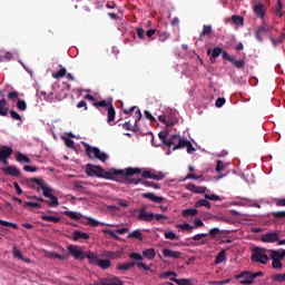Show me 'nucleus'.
Here are the masks:
<instances>
[{
    "mask_svg": "<svg viewBox=\"0 0 285 285\" xmlns=\"http://www.w3.org/2000/svg\"><path fill=\"white\" fill-rule=\"evenodd\" d=\"M224 262H226V250L225 249L220 250L217 254V256L215 258V264H222Z\"/></svg>",
    "mask_w": 285,
    "mask_h": 285,
    "instance_id": "nucleus-36",
    "label": "nucleus"
},
{
    "mask_svg": "<svg viewBox=\"0 0 285 285\" xmlns=\"http://www.w3.org/2000/svg\"><path fill=\"white\" fill-rule=\"evenodd\" d=\"M130 268H135V262H127L117 266V271H130Z\"/></svg>",
    "mask_w": 285,
    "mask_h": 285,
    "instance_id": "nucleus-35",
    "label": "nucleus"
},
{
    "mask_svg": "<svg viewBox=\"0 0 285 285\" xmlns=\"http://www.w3.org/2000/svg\"><path fill=\"white\" fill-rule=\"evenodd\" d=\"M83 147L89 159H98V161L106 164L108 159V155H106V153L100 151L98 147L90 146L88 142H83Z\"/></svg>",
    "mask_w": 285,
    "mask_h": 285,
    "instance_id": "nucleus-2",
    "label": "nucleus"
},
{
    "mask_svg": "<svg viewBox=\"0 0 285 285\" xmlns=\"http://www.w3.org/2000/svg\"><path fill=\"white\" fill-rule=\"evenodd\" d=\"M87 226L97 227L99 226V222L92 217H87Z\"/></svg>",
    "mask_w": 285,
    "mask_h": 285,
    "instance_id": "nucleus-57",
    "label": "nucleus"
},
{
    "mask_svg": "<svg viewBox=\"0 0 285 285\" xmlns=\"http://www.w3.org/2000/svg\"><path fill=\"white\" fill-rule=\"evenodd\" d=\"M177 228H180L181 230H188L190 233L195 227L188 223H185V224H178Z\"/></svg>",
    "mask_w": 285,
    "mask_h": 285,
    "instance_id": "nucleus-48",
    "label": "nucleus"
},
{
    "mask_svg": "<svg viewBox=\"0 0 285 285\" xmlns=\"http://www.w3.org/2000/svg\"><path fill=\"white\" fill-rule=\"evenodd\" d=\"M282 8H284L282 0H276L275 13L279 19L284 17V12L282 11Z\"/></svg>",
    "mask_w": 285,
    "mask_h": 285,
    "instance_id": "nucleus-34",
    "label": "nucleus"
},
{
    "mask_svg": "<svg viewBox=\"0 0 285 285\" xmlns=\"http://www.w3.org/2000/svg\"><path fill=\"white\" fill-rule=\"evenodd\" d=\"M18 110H26L28 108V105L26 104V100H18L17 102Z\"/></svg>",
    "mask_w": 285,
    "mask_h": 285,
    "instance_id": "nucleus-59",
    "label": "nucleus"
},
{
    "mask_svg": "<svg viewBox=\"0 0 285 285\" xmlns=\"http://www.w3.org/2000/svg\"><path fill=\"white\" fill-rule=\"evenodd\" d=\"M49 202H48V204H49V206L51 207V208H55V207H57V206H59V198H57V196H55V195H51L50 197H49Z\"/></svg>",
    "mask_w": 285,
    "mask_h": 285,
    "instance_id": "nucleus-46",
    "label": "nucleus"
},
{
    "mask_svg": "<svg viewBox=\"0 0 285 285\" xmlns=\"http://www.w3.org/2000/svg\"><path fill=\"white\" fill-rule=\"evenodd\" d=\"M160 279H168V277H177V273L175 272H164L160 274Z\"/></svg>",
    "mask_w": 285,
    "mask_h": 285,
    "instance_id": "nucleus-52",
    "label": "nucleus"
},
{
    "mask_svg": "<svg viewBox=\"0 0 285 285\" xmlns=\"http://www.w3.org/2000/svg\"><path fill=\"white\" fill-rule=\"evenodd\" d=\"M12 147L2 146L0 148V159H8L9 157L12 156Z\"/></svg>",
    "mask_w": 285,
    "mask_h": 285,
    "instance_id": "nucleus-19",
    "label": "nucleus"
},
{
    "mask_svg": "<svg viewBox=\"0 0 285 285\" xmlns=\"http://www.w3.org/2000/svg\"><path fill=\"white\" fill-rule=\"evenodd\" d=\"M102 233L105 235H109L110 237H112V239L119 240L118 235H124V234L128 233V228L122 227V228L116 229L115 232H112V229H102Z\"/></svg>",
    "mask_w": 285,
    "mask_h": 285,
    "instance_id": "nucleus-12",
    "label": "nucleus"
},
{
    "mask_svg": "<svg viewBox=\"0 0 285 285\" xmlns=\"http://www.w3.org/2000/svg\"><path fill=\"white\" fill-rule=\"evenodd\" d=\"M79 239H90V235H88L87 233H83V232L75 230L72 240L79 242Z\"/></svg>",
    "mask_w": 285,
    "mask_h": 285,
    "instance_id": "nucleus-22",
    "label": "nucleus"
},
{
    "mask_svg": "<svg viewBox=\"0 0 285 285\" xmlns=\"http://www.w3.org/2000/svg\"><path fill=\"white\" fill-rule=\"evenodd\" d=\"M187 190H190V193H196L197 195H204V193H206V187L196 186L195 184H188Z\"/></svg>",
    "mask_w": 285,
    "mask_h": 285,
    "instance_id": "nucleus-17",
    "label": "nucleus"
},
{
    "mask_svg": "<svg viewBox=\"0 0 285 285\" xmlns=\"http://www.w3.org/2000/svg\"><path fill=\"white\" fill-rule=\"evenodd\" d=\"M32 184H37L40 188L46 184L42 179L39 178H31Z\"/></svg>",
    "mask_w": 285,
    "mask_h": 285,
    "instance_id": "nucleus-64",
    "label": "nucleus"
},
{
    "mask_svg": "<svg viewBox=\"0 0 285 285\" xmlns=\"http://www.w3.org/2000/svg\"><path fill=\"white\" fill-rule=\"evenodd\" d=\"M197 209L196 208H189V209H184L181 212L183 217H195L197 215Z\"/></svg>",
    "mask_w": 285,
    "mask_h": 285,
    "instance_id": "nucleus-37",
    "label": "nucleus"
},
{
    "mask_svg": "<svg viewBox=\"0 0 285 285\" xmlns=\"http://www.w3.org/2000/svg\"><path fill=\"white\" fill-rule=\"evenodd\" d=\"M140 173L138 175H141L142 179H155L156 181H161L166 175L164 173L159 171L158 174L153 173L151 170H142L141 168H138Z\"/></svg>",
    "mask_w": 285,
    "mask_h": 285,
    "instance_id": "nucleus-7",
    "label": "nucleus"
},
{
    "mask_svg": "<svg viewBox=\"0 0 285 285\" xmlns=\"http://www.w3.org/2000/svg\"><path fill=\"white\" fill-rule=\"evenodd\" d=\"M40 219H42V222H51L52 224H59L61 222L59 216H48L46 214L41 215Z\"/></svg>",
    "mask_w": 285,
    "mask_h": 285,
    "instance_id": "nucleus-25",
    "label": "nucleus"
},
{
    "mask_svg": "<svg viewBox=\"0 0 285 285\" xmlns=\"http://www.w3.org/2000/svg\"><path fill=\"white\" fill-rule=\"evenodd\" d=\"M0 117H8V100L6 98L0 100Z\"/></svg>",
    "mask_w": 285,
    "mask_h": 285,
    "instance_id": "nucleus-23",
    "label": "nucleus"
},
{
    "mask_svg": "<svg viewBox=\"0 0 285 285\" xmlns=\"http://www.w3.org/2000/svg\"><path fill=\"white\" fill-rule=\"evenodd\" d=\"M41 190H42L43 197H47V199L50 198V197H52V188H49L48 185L45 184V185L41 187Z\"/></svg>",
    "mask_w": 285,
    "mask_h": 285,
    "instance_id": "nucleus-40",
    "label": "nucleus"
},
{
    "mask_svg": "<svg viewBox=\"0 0 285 285\" xmlns=\"http://www.w3.org/2000/svg\"><path fill=\"white\" fill-rule=\"evenodd\" d=\"M268 30H271V28L268 27V23H266V21H263V26L258 27L254 32L255 39L262 42L263 41L262 35H264V32H268Z\"/></svg>",
    "mask_w": 285,
    "mask_h": 285,
    "instance_id": "nucleus-14",
    "label": "nucleus"
},
{
    "mask_svg": "<svg viewBox=\"0 0 285 285\" xmlns=\"http://www.w3.org/2000/svg\"><path fill=\"white\" fill-rule=\"evenodd\" d=\"M202 207L212 208L210 202H208V199H206V198L197 200L195 203V208H202Z\"/></svg>",
    "mask_w": 285,
    "mask_h": 285,
    "instance_id": "nucleus-33",
    "label": "nucleus"
},
{
    "mask_svg": "<svg viewBox=\"0 0 285 285\" xmlns=\"http://www.w3.org/2000/svg\"><path fill=\"white\" fill-rule=\"evenodd\" d=\"M165 238L175 240V239H177V234L174 232H165Z\"/></svg>",
    "mask_w": 285,
    "mask_h": 285,
    "instance_id": "nucleus-62",
    "label": "nucleus"
},
{
    "mask_svg": "<svg viewBox=\"0 0 285 285\" xmlns=\"http://www.w3.org/2000/svg\"><path fill=\"white\" fill-rule=\"evenodd\" d=\"M205 199L209 200V202H219V196L215 195V194H205Z\"/></svg>",
    "mask_w": 285,
    "mask_h": 285,
    "instance_id": "nucleus-58",
    "label": "nucleus"
},
{
    "mask_svg": "<svg viewBox=\"0 0 285 285\" xmlns=\"http://www.w3.org/2000/svg\"><path fill=\"white\" fill-rule=\"evenodd\" d=\"M83 180H76L73 181V190H77L78 193H82V190L85 189L83 187Z\"/></svg>",
    "mask_w": 285,
    "mask_h": 285,
    "instance_id": "nucleus-44",
    "label": "nucleus"
},
{
    "mask_svg": "<svg viewBox=\"0 0 285 285\" xmlns=\"http://www.w3.org/2000/svg\"><path fill=\"white\" fill-rule=\"evenodd\" d=\"M266 6H264V3L261 1L253 6V13L255 17H257V19H262V21H264V17H266Z\"/></svg>",
    "mask_w": 285,
    "mask_h": 285,
    "instance_id": "nucleus-9",
    "label": "nucleus"
},
{
    "mask_svg": "<svg viewBox=\"0 0 285 285\" xmlns=\"http://www.w3.org/2000/svg\"><path fill=\"white\" fill-rule=\"evenodd\" d=\"M129 259H134L135 262V266H137L138 268H142L144 271H150V266L146 265L144 262V256H141V254L138 253H130L129 254Z\"/></svg>",
    "mask_w": 285,
    "mask_h": 285,
    "instance_id": "nucleus-8",
    "label": "nucleus"
},
{
    "mask_svg": "<svg viewBox=\"0 0 285 285\" xmlns=\"http://www.w3.org/2000/svg\"><path fill=\"white\" fill-rule=\"evenodd\" d=\"M68 252L70 253V255H72V257H75V259H80V261L86 259V252L81 250V247L69 245Z\"/></svg>",
    "mask_w": 285,
    "mask_h": 285,
    "instance_id": "nucleus-10",
    "label": "nucleus"
},
{
    "mask_svg": "<svg viewBox=\"0 0 285 285\" xmlns=\"http://www.w3.org/2000/svg\"><path fill=\"white\" fill-rule=\"evenodd\" d=\"M128 239H138V242H144V235L140 229H135L127 236Z\"/></svg>",
    "mask_w": 285,
    "mask_h": 285,
    "instance_id": "nucleus-24",
    "label": "nucleus"
},
{
    "mask_svg": "<svg viewBox=\"0 0 285 285\" xmlns=\"http://www.w3.org/2000/svg\"><path fill=\"white\" fill-rule=\"evenodd\" d=\"M183 148H187V153L188 155H191V153H195V147H193V142H190V140L186 139Z\"/></svg>",
    "mask_w": 285,
    "mask_h": 285,
    "instance_id": "nucleus-42",
    "label": "nucleus"
},
{
    "mask_svg": "<svg viewBox=\"0 0 285 285\" xmlns=\"http://www.w3.org/2000/svg\"><path fill=\"white\" fill-rule=\"evenodd\" d=\"M186 142V138H180L179 135H174L167 142L169 148L173 150H179L184 148V144Z\"/></svg>",
    "mask_w": 285,
    "mask_h": 285,
    "instance_id": "nucleus-6",
    "label": "nucleus"
},
{
    "mask_svg": "<svg viewBox=\"0 0 285 285\" xmlns=\"http://www.w3.org/2000/svg\"><path fill=\"white\" fill-rule=\"evenodd\" d=\"M7 97L10 101H17V99H19V92L10 91Z\"/></svg>",
    "mask_w": 285,
    "mask_h": 285,
    "instance_id": "nucleus-55",
    "label": "nucleus"
},
{
    "mask_svg": "<svg viewBox=\"0 0 285 285\" xmlns=\"http://www.w3.org/2000/svg\"><path fill=\"white\" fill-rule=\"evenodd\" d=\"M213 32V27L210 24H204L203 31L200 32V39L210 35Z\"/></svg>",
    "mask_w": 285,
    "mask_h": 285,
    "instance_id": "nucleus-38",
    "label": "nucleus"
},
{
    "mask_svg": "<svg viewBox=\"0 0 285 285\" xmlns=\"http://www.w3.org/2000/svg\"><path fill=\"white\" fill-rule=\"evenodd\" d=\"M12 253L13 257H17V259H23V255L21 254V250H19V248L13 247Z\"/></svg>",
    "mask_w": 285,
    "mask_h": 285,
    "instance_id": "nucleus-61",
    "label": "nucleus"
},
{
    "mask_svg": "<svg viewBox=\"0 0 285 285\" xmlns=\"http://www.w3.org/2000/svg\"><path fill=\"white\" fill-rule=\"evenodd\" d=\"M23 208H41V204L33 202H24Z\"/></svg>",
    "mask_w": 285,
    "mask_h": 285,
    "instance_id": "nucleus-49",
    "label": "nucleus"
},
{
    "mask_svg": "<svg viewBox=\"0 0 285 285\" xmlns=\"http://www.w3.org/2000/svg\"><path fill=\"white\" fill-rule=\"evenodd\" d=\"M63 215H66V217H70V219H76V220L81 219V214L77 212H63Z\"/></svg>",
    "mask_w": 285,
    "mask_h": 285,
    "instance_id": "nucleus-39",
    "label": "nucleus"
},
{
    "mask_svg": "<svg viewBox=\"0 0 285 285\" xmlns=\"http://www.w3.org/2000/svg\"><path fill=\"white\" fill-rule=\"evenodd\" d=\"M141 173L139 167H128L125 169L111 168L108 171L97 165L87 164L86 174L88 177H101L102 179H115V177H135Z\"/></svg>",
    "mask_w": 285,
    "mask_h": 285,
    "instance_id": "nucleus-1",
    "label": "nucleus"
},
{
    "mask_svg": "<svg viewBox=\"0 0 285 285\" xmlns=\"http://www.w3.org/2000/svg\"><path fill=\"white\" fill-rule=\"evenodd\" d=\"M2 173H4V175H9L10 177H19V175H21V170H19V168L16 166L4 167L2 168Z\"/></svg>",
    "mask_w": 285,
    "mask_h": 285,
    "instance_id": "nucleus-15",
    "label": "nucleus"
},
{
    "mask_svg": "<svg viewBox=\"0 0 285 285\" xmlns=\"http://www.w3.org/2000/svg\"><path fill=\"white\" fill-rule=\"evenodd\" d=\"M232 21L233 23H235L236 26H244V17L242 16H233L232 17Z\"/></svg>",
    "mask_w": 285,
    "mask_h": 285,
    "instance_id": "nucleus-47",
    "label": "nucleus"
},
{
    "mask_svg": "<svg viewBox=\"0 0 285 285\" xmlns=\"http://www.w3.org/2000/svg\"><path fill=\"white\" fill-rule=\"evenodd\" d=\"M146 180H144V178H129L128 179V184H134L135 186H137L138 184H142L145 183Z\"/></svg>",
    "mask_w": 285,
    "mask_h": 285,
    "instance_id": "nucleus-56",
    "label": "nucleus"
},
{
    "mask_svg": "<svg viewBox=\"0 0 285 285\" xmlns=\"http://www.w3.org/2000/svg\"><path fill=\"white\" fill-rule=\"evenodd\" d=\"M142 186H146L147 188H154L155 190H159L161 188L159 184L148 181V180H145V183H142Z\"/></svg>",
    "mask_w": 285,
    "mask_h": 285,
    "instance_id": "nucleus-45",
    "label": "nucleus"
},
{
    "mask_svg": "<svg viewBox=\"0 0 285 285\" xmlns=\"http://www.w3.org/2000/svg\"><path fill=\"white\" fill-rule=\"evenodd\" d=\"M271 41H272L273 47L277 48V46H279V43H283L284 36H279L277 39L271 38Z\"/></svg>",
    "mask_w": 285,
    "mask_h": 285,
    "instance_id": "nucleus-53",
    "label": "nucleus"
},
{
    "mask_svg": "<svg viewBox=\"0 0 285 285\" xmlns=\"http://www.w3.org/2000/svg\"><path fill=\"white\" fill-rule=\"evenodd\" d=\"M46 257H49V259H60V262H66V259H68V255H61L56 252H47Z\"/></svg>",
    "mask_w": 285,
    "mask_h": 285,
    "instance_id": "nucleus-20",
    "label": "nucleus"
},
{
    "mask_svg": "<svg viewBox=\"0 0 285 285\" xmlns=\"http://www.w3.org/2000/svg\"><path fill=\"white\" fill-rule=\"evenodd\" d=\"M110 104L111 102H108L106 100H100V101H95L94 106L95 108H110Z\"/></svg>",
    "mask_w": 285,
    "mask_h": 285,
    "instance_id": "nucleus-43",
    "label": "nucleus"
},
{
    "mask_svg": "<svg viewBox=\"0 0 285 285\" xmlns=\"http://www.w3.org/2000/svg\"><path fill=\"white\" fill-rule=\"evenodd\" d=\"M110 259H99L98 263H96V266H99L102 271H107V268L110 267Z\"/></svg>",
    "mask_w": 285,
    "mask_h": 285,
    "instance_id": "nucleus-31",
    "label": "nucleus"
},
{
    "mask_svg": "<svg viewBox=\"0 0 285 285\" xmlns=\"http://www.w3.org/2000/svg\"><path fill=\"white\" fill-rule=\"evenodd\" d=\"M232 66H234V68H237V70H242L244 66H246V57L240 60L234 58L232 61Z\"/></svg>",
    "mask_w": 285,
    "mask_h": 285,
    "instance_id": "nucleus-27",
    "label": "nucleus"
},
{
    "mask_svg": "<svg viewBox=\"0 0 285 285\" xmlns=\"http://www.w3.org/2000/svg\"><path fill=\"white\" fill-rule=\"evenodd\" d=\"M16 161H18L19 164H30V158L28 156H26L22 153H17L16 154Z\"/></svg>",
    "mask_w": 285,
    "mask_h": 285,
    "instance_id": "nucleus-26",
    "label": "nucleus"
},
{
    "mask_svg": "<svg viewBox=\"0 0 285 285\" xmlns=\"http://www.w3.org/2000/svg\"><path fill=\"white\" fill-rule=\"evenodd\" d=\"M155 248H148L142 250V257H146V259L153 261L155 258Z\"/></svg>",
    "mask_w": 285,
    "mask_h": 285,
    "instance_id": "nucleus-32",
    "label": "nucleus"
},
{
    "mask_svg": "<svg viewBox=\"0 0 285 285\" xmlns=\"http://www.w3.org/2000/svg\"><path fill=\"white\" fill-rule=\"evenodd\" d=\"M222 52H223V49L220 47L214 48L212 51V57L209 58L210 63H215L216 58L219 57Z\"/></svg>",
    "mask_w": 285,
    "mask_h": 285,
    "instance_id": "nucleus-28",
    "label": "nucleus"
},
{
    "mask_svg": "<svg viewBox=\"0 0 285 285\" xmlns=\"http://www.w3.org/2000/svg\"><path fill=\"white\" fill-rule=\"evenodd\" d=\"M141 197H144V199H149L154 204H161V202H164V197L156 196L155 193H144L141 194Z\"/></svg>",
    "mask_w": 285,
    "mask_h": 285,
    "instance_id": "nucleus-16",
    "label": "nucleus"
},
{
    "mask_svg": "<svg viewBox=\"0 0 285 285\" xmlns=\"http://www.w3.org/2000/svg\"><path fill=\"white\" fill-rule=\"evenodd\" d=\"M261 242H264L265 244H275V242H279V233L271 232V233L264 234L261 237Z\"/></svg>",
    "mask_w": 285,
    "mask_h": 285,
    "instance_id": "nucleus-11",
    "label": "nucleus"
},
{
    "mask_svg": "<svg viewBox=\"0 0 285 285\" xmlns=\"http://www.w3.org/2000/svg\"><path fill=\"white\" fill-rule=\"evenodd\" d=\"M0 226H6V227L9 226L10 228H14V229L19 228V226L17 224L8 222V220H2V219H0Z\"/></svg>",
    "mask_w": 285,
    "mask_h": 285,
    "instance_id": "nucleus-51",
    "label": "nucleus"
},
{
    "mask_svg": "<svg viewBox=\"0 0 285 285\" xmlns=\"http://www.w3.org/2000/svg\"><path fill=\"white\" fill-rule=\"evenodd\" d=\"M104 285H124V281H121L119 277L114 276L111 278H104L102 279Z\"/></svg>",
    "mask_w": 285,
    "mask_h": 285,
    "instance_id": "nucleus-21",
    "label": "nucleus"
},
{
    "mask_svg": "<svg viewBox=\"0 0 285 285\" xmlns=\"http://www.w3.org/2000/svg\"><path fill=\"white\" fill-rule=\"evenodd\" d=\"M158 137L160 139V141L165 145L168 146V135L164 134V132H159Z\"/></svg>",
    "mask_w": 285,
    "mask_h": 285,
    "instance_id": "nucleus-60",
    "label": "nucleus"
},
{
    "mask_svg": "<svg viewBox=\"0 0 285 285\" xmlns=\"http://www.w3.org/2000/svg\"><path fill=\"white\" fill-rule=\"evenodd\" d=\"M244 275H248L249 279L240 281V284H243V285H250V284H253V282H255V279H257V277H264V273H262V272L253 273V272L245 271L238 275H235V279H239V277H244Z\"/></svg>",
    "mask_w": 285,
    "mask_h": 285,
    "instance_id": "nucleus-5",
    "label": "nucleus"
},
{
    "mask_svg": "<svg viewBox=\"0 0 285 285\" xmlns=\"http://www.w3.org/2000/svg\"><path fill=\"white\" fill-rule=\"evenodd\" d=\"M66 68H61L60 70H58V72L53 73L52 77L53 79H61L63 77H66Z\"/></svg>",
    "mask_w": 285,
    "mask_h": 285,
    "instance_id": "nucleus-50",
    "label": "nucleus"
},
{
    "mask_svg": "<svg viewBox=\"0 0 285 285\" xmlns=\"http://www.w3.org/2000/svg\"><path fill=\"white\" fill-rule=\"evenodd\" d=\"M268 259L269 257L268 254H266V249L255 247L252 250V262H254V264H267Z\"/></svg>",
    "mask_w": 285,
    "mask_h": 285,
    "instance_id": "nucleus-4",
    "label": "nucleus"
},
{
    "mask_svg": "<svg viewBox=\"0 0 285 285\" xmlns=\"http://www.w3.org/2000/svg\"><path fill=\"white\" fill-rule=\"evenodd\" d=\"M138 219L140 222H153L155 219V214L153 213H146V207H141L139 209V216Z\"/></svg>",
    "mask_w": 285,
    "mask_h": 285,
    "instance_id": "nucleus-13",
    "label": "nucleus"
},
{
    "mask_svg": "<svg viewBox=\"0 0 285 285\" xmlns=\"http://www.w3.org/2000/svg\"><path fill=\"white\" fill-rule=\"evenodd\" d=\"M269 259H272V268L275 271H282L284 268V264H282V259L285 257V249H271Z\"/></svg>",
    "mask_w": 285,
    "mask_h": 285,
    "instance_id": "nucleus-3",
    "label": "nucleus"
},
{
    "mask_svg": "<svg viewBox=\"0 0 285 285\" xmlns=\"http://www.w3.org/2000/svg\"><path fill=\"white\" fill-rule=\"evenodd\" d=\"M168 39H170V33L166 31L158 32V41H161V43H164V41H168Z\"/></svg>",
    "mask_w": 285,
    "mask_h": 285,
    "instance_id": "nucleus-41",
    "label": "nucleus"
},
{
    "mask_svg": "<svg viewBox=\"0 0 285 285\" xmlns=\"http://www.w3.org/2000/svg\"><path fill=\"white\" fill-rule=\"evenodd\" d=\"M115 107L112 106V104L109 105L108 107V115H107V121L108 124H112V121H115Z\"/></svg>",
    "mask_w": 285,
    "mask_h": 285,
    "instance_id": "nucleus-29",
    "label": "nucleus"
},
{
    "mask_svg": "<svg viewBox=\"0 0 285 285\" xmlns=\"http://www.w3.org/2000/svg\"><path fill=\"white\" fill-rule=\"evenodd\" d=\"M85 258L89 259V264H94V266H97V263L99 262V257L92 252L87 253Z\"/></svg>",
    "mask_w": 285,
    "mask_h": 285,
    "instance_id": "nucleus-30",
    "label": "nucleus"
},
{
    "mask_svg": "<svg viewBox=\"0 0 285 285\" xmlns=\"http://www.w3.org/2000/svg\"><path fill=\"white\" fill-rule=\"evenodd\" d=\"M175 284H178V285H193V281L190 278H181V279L175 281Z\"/></svg>",
    "mask_w": 285,
    "mask_h": 285,
    "instance_id": "nucleus-54",
    "label": "nucleus"
},
{
    "mask_svg": "<svg viewBox=\"0 0 285 285\" xmlns=\"http://www.w3.org/2000/svg\"><path fill=\"white\" fill-rule=\"evenodd\" d=\"M226 104V98H218L216 99L215 106L216 108H222Z\"/></svg>",
    "mask_w": 285,
    "mask_h": 285,
    "instance_id": "nucleus-63",
    "label": "nucleus"
},
{
    "mask_svg": "<svg viewBox=\"0 0 285 285\" xmlns=\"http://www.w3.org/2000/svg\"><path fill=\"white\" fill-rule=\"evenodd\" d=\"M164 257H171L173 259H180L181 258V252H173L168 248L163 249Z\"/></svg>",
    "mask_w": 285,
    "mask_h": 285,
    "instance_id": "nucleus-18",
    "label": "nucleus"
}]
</instances>
